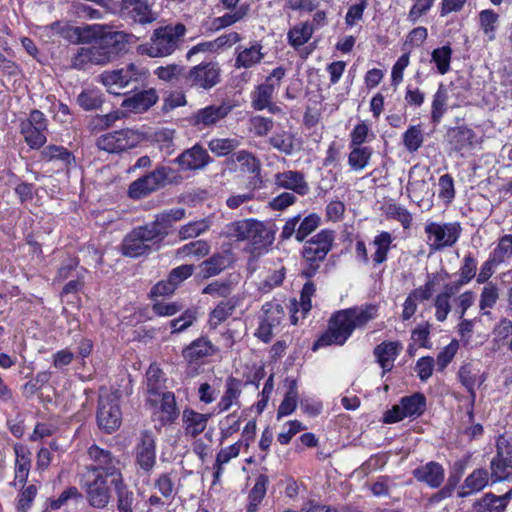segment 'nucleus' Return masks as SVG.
<instances>
[{
  "instance_id": "obj_1",
  "label": "nucleus",
  "mask_w": 512,
  "mask_h": 512,
  "mask_svg": "<svg viewBox=\"0 0 512 512\" xmlns=\"http://www.w3.org/2000/svg\"><path fill=\"white\" fill-rule=\"evenodd\" d=\"M378 308L369 304L344 309L333 314L328 329L313 344V350L330 345H343L353 331L363 328L369 321L377 317Z\"/></svg>"
},
{
  "instance_id": "obj_2",
  "label": "nucleus",
  "mask_w": 512,
  "mask_h": 512,
  "mask_svg": "<svg viewBox=\"0 0 512 512\" xmlns=\"http://www.w3.org/2000/svg\"><path fill=\"white\" fill-rule=\"evenodd\" d=\"M223 235L231 240L247 242L253 252L261 254L274 242V232L262 221L242 219L227 224Z\"/></svg>"
},
{
  "instance_id": "obj_3",
  "label": "nucleus",
  "mask_w": 512,
  "mask_h": 512,
  "mask_svg": "<svg viewBox=\"0 0 512 512\" xmlns=\"http://www.w3.org/2000/svg\"><path fill=\"white\" fill-rule=\"evenodd\" d=\"M185 33L186 27L182 23L159 27L153 31L148 42L137 47V53L152 58L170 56L179 47Z\"/></svg>"
},
{
  "instance_id": "obj_4",
  "label": "nucleus",
  "mask_w": 512,
  "mask_h": 512,
  "mask_svg": "<svg viewBox=\"0 0 512 512\" xmlns=\"http://www.w3.org/2000/svg\"><path fill=\"white\" fill-rule=\"evenodd\" d=\"M477 271V261L471 254H467L463 258V263L459 270L460 279L455 283H447L444 285L434 300L435 318L439 322H444L449 313L452 311L451 299L458 294L460 288L468 284L475 276Z\"/></svg>"
},
{
  "instance_id": "obj_5",
  "label": "nucleus",
  "mask_w": 512,
  "mask_h": 512,
  "mask_svg": "<svg viewBox=\"0 0 512 512\" xmlns=\"http://www.w3.org/2000/svg\"><path fill=\"white\" fill-rule=\"evenodd\" d=\"M161 232L152 222L132 229L123 239L121 251L124 256L136 258L147 255L152 251L154 244L163 241Z\"/></svg>"
},
{
  "instance_id": "obj_6",
  "label": "nucleus",
  "mask_w": 512,
  "mask_h": 512,
  "mask_svg": "<svg viewBox=\"0 0 512 512\" xmlns=\"http://www.w3.org/2000/svg\"><path fill=\"white\" fill-rule=\"evenodd\" d=\"M424 232L427 244L432 251L452 247L459 239L462 228L459 222H436L427 220Z\"/></svg>"
},
{
  "instance_id": "obj_7",
  "label": "nucleus",
  "mask_w": 512,
  "mask_h": 512,
  "mask_svg": "<svg viewBox=\"0 0 512 512\" xmlns=\"http://www.w3.org/2000/svg\"><path fill=\"white\" fill-rule=\"evenodd\" d=\"M176 172L168 166H159L145 176L135 180L129 186L128 194L133 199H140L148 194L172 183Z\"/></svg>"
},
{
  "instance_id": "obj_8",
  "label": "nucleus",
  "mask_w": 512,
  "mask_h": 512,
  "mask_svg": "<svg viewBox=\"0 0 512 512\" xmlns=\"http://www.w3.org/2000/svg\"><path fill=\"white\" fill-rule=\"evenodd\" d=\"M119 400L120 394L118 391L101 390L98 401L97 423L107 433L115 431L121 425L122 413Z\"/></svg>"
},
{
  "instance_id": "obj_9",
  "label": "nucleus",
  "mask_w": 512,
  "mask_h": 512,
  "mask_svg": "<svg viewBox=\"0 0 512 512\" xmlns=\"http://www.w3.org/2000/svg\"><path fill=\"white\" fill-rule=\"evenodd\" d=\"M87 455L91 462L86 467L88 475L103 473L104 477L111 480L123 477L121 462L111 451L94 444L88 448Z\"/></svg>"
},
{
  "instance_id": "obj_10",
  "label": "nucleus",
  "mask_w": 512,
  "mask_h": 512,
  "mask_svg": "<svg viewBox=\"0 0 512 512\" xmlns=\"http://www.w3.org/2000/svg\"><path fill=\"white\" fill-rule=\"evenodd\" d=\"M146 78V71L135 64H129L121 69L104 71L99 76V81L106 87L110 94L119 95L120 91L133 82Z\"/></svg>"
},
{
  "instance_id": "obj_11",
  "label": "nucleus",
  "mask_w": 512,
  "mask_h": 512,
  "mask_svg": "<svg viewBox=\"0 0 512 512\" xmlns=\"http://www.w3.org/2000/svg\"><path fill=\"white\" fill-rule=\"evenodd\" d=\"M82 489L85 492L87 503L95 509H104L111 500V489L108 485V477L103 473L86 475L82 479Z\"/></svg>"
},
{
  "instance_id": "obj_12",
  "label": "nucleus",
  "mask_w": 512,
  "mask_h": 512,
  "mask_svg": "<svg viewBox=\"0 0 512 512\" xmlns=\"http://www.w3.org/2000/svg\"><path fill=\"white\" fill-rule=\"evenodd\" d=\"M221 80V69L217 62H202L189 69L185 75L187 86L210 90Z\"/></svg>"
},
{
  "instance_id": "obj_13",
  "label": "nucleus",
  "mask_w": 512,
  "mask_h": 512,
  "mask_svg": "<svg viewBox=\"0 0 512 512\" xmlns=\"http://www.w3.org/2000/svg\"><path fill=\"white\" fill-rule=\"evenodd\" d=\"M426 409V397L422 393H414L403 397L400 403L394 405L384 414L385 423H396L404 418H416L424 413Z\"/></svg>"
},
{
  "instance_id": "obj_14",
  "label": "nucleus",
  "mask_w": 512,
  "mask_h": 512,
  "mask_svg": "<svg viewBox=\"0 0 512 512\" xmlns=\"http://www.w3.org/2000/svg\"><path fill=\"white\" fill-rule=\"evenodd\" d=\"M47 119L39 110L31 111L29 117L20 124V133L31 149H40L46 143Z\"/></svg>"
},
{
  "instance_id": "obj_15",
  "label": "nucleus",
  "mask_w": 512,
  "mask_h": 512,
  "mask_svg": "<svg viewBox=\"0 0 512 512\" xmlns=\"http://www.w3.org/2000/svg\"><path fill=\"white\" fill-rule=\"evenodd\" d=\"M85 31L88 39L100 40L103 46L113 51L114 55L116 51L121 50L125 44L134 43L136 40V37L131 33L113 31L100 24L88 26Z\"/></svg>"
},
{
  "instance_id": "obj_16",
  "label": "nucleus",
  "mask_w": 512,
  "mask_h": 512,
  "mask_svg": "<svg viewBox=\"0 0 512 512\" xmlns=\"http://www.w3.org/2000/svg\"><path fill=\"white\" fill-rule=\"evenodd\" d=\"M120 13L123 19L140 25L151 24L158 18L149 0H122Z\"/></svg>"
},
{
  "instance_id": "obj_17",
  "label": "nucleus",
  "mask_w": 512,
  "mask_h": 512,
  "mask_svg": "<svg viewBox=\"0 0 512 512\" xmlns=\"http://www.w3.org/2000/svg\"><path fill=\"white\" fill-rule=\"evenodd\" d=\"M285 76V69L277 67L267 76L264 83L258 85L251 93V106L258 111L265 110L268 103L272 101L276 87H279Z\"/></svg>"
},
{
  "instance_id": "obj_18",
  "label": "nucleus",
  "mask_w": 512,
  "mask_h": 512,
  "mask_svg": "<svg viewBox=\"0 0 512 512\" xmlns=\"http://www.w3.org/2000/svg\"><path fill=\"white\" fill-rule=\"evenodd\" d=\"M139 134L130 129L107 133L97 139L99 149L109 153H119L136 146Z\"/></svg>"
},
{
  "instance_id": "obj_19",
  "label": "nucleus",
  "mask_w": 512,
  "mask_h": 512,
  "mask_svg": "<svg viewBox=\"0 0 512 512\" xmlns=\"http://www.w3.org/2000/svg\"><path fill=\"white\" fill-rule=\"evenodd\" d=\"M136 464L144 472L149 473L156 465V437L150 430L141 432L135 447Z\"/></svg>"
},
{
  "instance_id": "obj_20",
  "label": "nucleus",
  "mask_w": 512,
  "mask_h": 512,
  "mask_svg": "<svg viewBox=\"0 0 512 512\" xmlns=\"http://www.w3.org/2000/svg\"><path fill=\"white\" fill-rule=\"evenodd\" d=\"M334 233L331 230H321L303 247V256L309 262H318L325 259L332 248Z\"/></svg>"
},
{
  "instance_id": "obj_21",
  "label": "nucleus",
  "mask_w": 512,
  "mask_h": 512,
  "mask_svg": "<svg viewBox=\"0 0 512 512\" xmlns=\"http://www.w3.org/2000/svg\"><path fill=\"white\" fill-rule=\"evenodd\" d=\"M211 160L207 150L200 144H195L179 154L173 162L183 171H198L203 170Z\"/></svg>"
},
{
  "instance_id": "obj_22",
  "label": "nucleus",
  "mask_w": 512,
  "mask_h": 512,
  "mask_svg": "<svg viewBox=\"0 0 512 512\" xmlns=\"http://www.w3.org/2000/svg\"><path fill=\"white\" fill-rule=\"evenodd\" d=\"M233 109L229 102L212 104L196 111L191 121L196 126L210 127L223 120Z\"/></svg>"
},
{
  "instance_id": "obj_23",
  "label": "nucleus",
  "mask_w": 512,
  "mask_h": 512,
  "mask_svg": "<svg viewBox=\"0 0 512 512\" xmlns=\"http://www.w3.org/2000/svg\"><path fill=\"white\" fill-rule=\"evenodd\" d=\"M193 272L194 266L191 264H183L172 269L166 280L159 281L152 288V294L155 296L172 294L182 282L193 274Z\"/></svg>"
},
{
  "instance_id": "obj_24",
  "label": "nucleus",
  "mask_w": 512,
  "mask_h": 512,
  "mask_svg": "<svg viewBox=\"0 0 512 512\" xmlns=\"http://www.w3.org/2000/svg\"><path fill=\"white\" fill-rule=\"evenodd\" d=\"M274 184L281 189L291 190L294 194L305 196L310 191V186L305 175L296 170H287L274 175Z\"/></svg>"
},
{
  "instance_id": "obj_25",
  "label": "nucleus",
  "mask_w": 512,
  "mask_h": 512,
  "mask_svg": "<svg viewBox=\"0 0 512 512\" xmlns=\"http://www.w3.org/2000/svg\"><path fill=\"white\" fill-rule=\"evenodd\" d=\"M158 94L155 89L143 90L125 98L121 107L130 113H143L156 104Z\"/></svg>"
},
{
  "instance_id": "obj_26",
  "label": "nucleus",
  "mask_w": 512,
  "mask_h": 512,
  "mask_svg": "<svg viewBox=\"0 0 512 512\" xmlns=\"http://www.w3.org/2000/svg\"><path fill=\"white\" fill-rule=\"evenodd\" d=\"M402 349L403 346L399 341H384L374 348L373 354L382 368L383 374L392 370Z\"/></svg>"
},
{
  "instance_id": "obj_27",
  "label": "nucleus",
  "mask_w": 512,
  "mask_h": 512,
  "mask_svg": "<svg viewBox=\"0 0 512 512\" xmlns=\"http://www.w3.org/2000/svg\"><path fill=\"white\" fill-rule=\"evenodd\" d=\"M228 165L234 170H238L243 174L259 175L261 171L260 160L247 150H239L234 152L228 159Z\"/></svg>"
},
{
  "instance_id": "obj_28",
  "label": "nucleus",
  "mask_w": 512,
  "mask_h": 512,
  "mask_svg": "<svg viewBox=\"0 0 512 512\" xmlns=\"http://www.w3.org/2000/svg\"><path fill=\"white\" fill-rule=\"evenodd\" d=\"M243 383L240 379L229 376L225 382V390L216 405L217 412L223 413L233 406L240 407L239 398L242 393Z\"/></svg>"
},
{
  "instance_id": "obj_29",
  "label": "nucleus",
  "mask_w": 512,
  "mask_h": 512,
  "mask_svg": "<svg viewBox=\"0 0 512 512\" xmlns=\"http://www.w3.org/2000/svg\"><path fill=\"white\" fill-rule=\"evenodd\" d=\"M413 476L431 488H438L444 481L445 471L441 464L431 461L414 469Z\"/></svg>"
},
{
  "instance_id": "obj_30",
  "label": "nucleus",
  "mask_w": 512,
  "mask_h": 512,
  "mask_svg": "<svg viewBox=\"0 0 512 512\" xmlns=\"http://www.w3.org/2000/svg\"><path fill=\"white\" fill-rule=\"evenodd\" d=\"M316 291L315 285L312 282H306L300 293V301L293 299L290 301L289 310L291 312V323L296 325L299 320L298 313L301 317L305 318L312 308L311 298Z\"/></svg>"
},
{
  "instance_id": "obj_31",
  "label": "nucleus",
  "mask_w": 512,
  "mask_h": 512,
  "mask_svg": "<svg viewBox=\"0 0 512 512\" xmlns=\"http://www.w3.org/2000/svg\"><path fill=\"white\" fill-rule=\"evenodd\" d=\"M489 473L484 468L475 469L470 473L459 487L457 496L459 498H465L474 493L483 490L489 483Z\"/></svg>"
},
{
  "instance_id": "obj_32",
  "label": "nucleus",
  "mask_w": 512,
  "mask_h": 512,
  "mask_svg": "<svg viewBox=\"0 0 512 512\" xmlns=\"http://www.w3.org/2000/svg\"><path fill=\"white\" fill-rule=\"evenodd\" d=\"M210 414L196 412L186 408L182 412L183 429L186 436L196 437L201 434L207 426Z\"/></svg>"
},
{
  "instance_id": "obj_33",
  "label": "nucleus",
  "mask_w": 512,
  "mask_h": 512,
  "mask_svg": "<svg viewBox=\"0 0 512 512\" xmlns=\"http://www.w3.org/2000/svg\"><path fill=\"white\" fill-rule=\"evenodd\" d=\"M458 378L461 384L467 389L471 403L476 399V386H481L486 380V376L471 364H465L458 371Z\"/></svg>"
},
{
  "instance_id": "obj_34",
  "label": "nucleus",
  "mask_w": 512,
  "mask_h": 512,
  "mask_svg": "<svg viewBox=\"0 0 512 512\" xmlns=\"http://www.w3.org/2000/svg\"><path fill=\"white\" fill-rule=\"evenodd\" d=\"M262 48V45L258 42H254L250 47H238L235 58V67L238 69H248L259 64L265 55L262 52Z\"/></svg>"
},
{
  "instance_id": "obj_35",
  "label": "nucleus",
  "mask_w": 512,
  "mask_h": 512,
  "mask_svg": "<svg viewBox=\"0 0 512 512\" xmlns=\"http://www.w3.org/2000/svg\"><path fill=\"white\" fill-rule=\"evenodd\" d=\"M218 352L210 340L200 337L183 350V357L190 363L212 356Z\"/></svg>"
},
{
  "instance_id": "obj_36",
  "label": "nucleus",
  "mask_w": 512,
  "mask_h": 512,
  "mask_svg": "<svg viewBox=\"0 0 512 512\" xmlns=\"http://www.w3.org/2000/svg\"><path fill=\"white\" fill-rule=\"evenodd\" d=\"M512 499V489L501 496L486 493L477 503L476 512H504Z\"/></svg>"
},
{
  "instance_id": "obj_37",
  "label": "nucleus",
  "mask_w": 512,
  "mask_h": 512,
  "mask_svg": "<svg viewBox=\"0 0 512 512\" xmlns=\"http://www.w3.org/2000/svg\"><path fill=\"white\" fill-rule=\"evenodd\" d=\"M111 485L116 492L118 512H133L135 501L134 493L124 483L123 477L111 480Z\"/></svg>"
},
{
  "instance_id": "obj_38",
  "label": "nucleus",
  "mask_w": 512,
  "mask_h": 512,
  "mask_svg": "<svg viewBox=\"0 0 512 512\" xmlns=\"http://www.w3.org/2000/svg\"><path fill=\"white\" fill-rule=\"evenodd\" d=\"M348 165L352 171L364 170L370 163L373 149L369 146L349 145Z\"/></svg>"
},
{
  "instance_id": "obj_39",
  "label": "nucleus",
  "mask_w": 512,
  "mask_h": 512,
  "mask_svg": "<svg viewBox=\"0 0 512 512\" xmlns=\"http://www.w3.org/2000/svg\"><path fill=\"white\" fill-rule=\"evenodd\" d=\"M500 297V289L494 282H488L481 290L479 298V312L481 316H490L491 309L496 305Z\"/></svg>"
},
{
  "instance_id": "obj_40",
  "label": "nucleus",
  "mask_w": 512,
  "mask_h": 512,
  "mask_svg": "<svg viewBox=\"0 0 512 512\" xmlns=\"http://www.w3.org/2000/svg\"><path fill=\"white\" fill-rule=\"evenodd\" d=\"M237 299L235 297L223 300L209 314V326L216 329L220 324L226 321L237 307Z\"/></svg>"
},
{
  "instance_id": "obj_41",
  "label": "nucleus",
  "mask_w": 512,
  "mask_h": 512,
  "mask_svg": "<svg viewBox=\"0 0 512 512\" xmlns=\"http://www.w3.org/2000/svg\"><path fill=\"white\" fill-rule=\"evenodd\" d=\"M392 241V235L386 231H382L374 237L372 245L375 251L372 255V261L375 266L380 265L387 260Z\"/></svg>"
},
{
  "instance_id": "obj_42",
  "label": "nucleus",
  "mask_w": 512,
  "mask_h": 512,
  "mask_svg": "<svg viewBox=\"0 0 512 512\" xmlns=\"http://www.w3.org/2000/svg\"><path fill=\"white\" fill-rule=\"evenodd\" d=\"M448 141L455 151H462L472 145L475 138L474 132L464 126L455 127L448 131Z\"/></svg>"
},
{
  "instance_id": "obj_43",
  "label": "nucleus",
  "mask_w": 512,
  "mask_h": 512,
  "mask_svg": "<svg viewBox=\"0 0 512 512\" xmlns=\"http://www.w3.org/2000/svg\"><path fill=\"white\" fill-rule=\"evenodd\" d=\"M185 217V210L183 208L171 209L167 212H163L157 214L155 219L152 221L155 228L161 232V236L165 239L169 230L172 226V223L175 221H179Z\"/></svg>"
},
{
  "instance_id": "obj_44",
  "label": "nucleus",
  "mask_w": 512,
  "mask_h": 512,
  "mask_svg": "<svg viewBox=\"0 0 512 512\" xmlns=\"http://www.w3.org/2000/svg\"><path fill=\"white\" fill-rule=\"evenodd\" d=\"M448 99L449 96L446 86L444 84H440L433 96L431 105V120L433 123H440L443 115L446 113Z\"/></svg>"
},
{
  "instance_id": "obj_45",
  "label": "nucleus",
  "mask_w": 512,
  "mask_h": 512,
  "mask_svg": "<svg viewBox=\"0 0 512 512\" xmlns=\"http://www.w3.org/2000/svg\"><path fill=\"white\" fill-rule=\"evenodd\" d=\"M269 144L285 155L293 154L298 146L294 135L287 131H281L271 136Z\"/></svg>"
},
{
  "instance_id": "obj_46",
  "label": "nucleus",
  "mask_w": 512,
  "mask_h": 512,
  "mask_svg": "<svg viewBox=\"0 0 512 512\" xmlns=\"http://www.w3.org/2000/svg\"><path fill=\"white\" fill-rule=\"evenodd\" d=\"M241 145V140L234 138H213L208 142L209 150L218 157L229 155Z\"/></svg>"
},
{
  "instance_id": "obj_47",
  "label": "nucleus",
  "mask_w": 512,
  "mask_h": 512,
  "mask_svg": "<svg viewBox=\"0 0 512 512\" xmlns=\"http://www.w3.org/2000/svg\"><path fill=\"white\" fill-rule=\"evenodd\" d=\"M499 23V15L492 9H485L479 13V25L489 41L496 38V31Z\"/></svg>"
},
{
  "instance_id": "obj_48",
  "label": "nucleus",
  "mask_w": 512,
  "mask_h": 512,
  "mask_svg": "<svg viewBox=\"0 0 512 512\" xmlns=\"http://www.w3.org/2000/svg\"><path fill=\"white\" fill-rule=\"evenodd\" d=\"M452 49L449 45L435 48L431 53V62L435 64L437 72L445 75L450 71Z\"/></svg>"
},
{
  "instance_id": "obj_49",
  "label": "nucleus",
  "mask_w": 512,
  "mask_h": 512,
  "mask_svg": "<svg viewBox=\"0 0 512 512\" xmlns=\"http://www.w3.org/2000/svg\"><path fill=\"white\" fill-rule=\"evenodd\" d=\"M77 102L86 111L95 110L103 104V94L99 89L87 88L78 95Z\"/></svg>"
},
{
  "instance_id": "obj_50",
  "label": "nucleus",
  "mask_w": 512,
  "mask_h": 512,
  "mask_svg": "<svg viewBox=\"0 0 512 512\" xmlns=\"http://www.w3.org/2000/svg\"><path fill=\"white\" fill-rule=\"evenodd\" d=\"M227 267V258L220 254H214L200 265L201 275L207 279L218 275Z\"/></svg>"
},
{
  "instance_id": "obj_51",
  "label": "nucleus",
  "mask_w": 512,
  "mask_h": 512,
  "mask_svg": "<svg viewBox=\"0 0 512 512\" xmlns=\"http://www.w3.org/2000/svg\"><path fill=\"white\" fill-rule=\"evenodd\" d=\"M312 34L313 28L309 23H300L295 25L288 32V41L291 46L298 48L307 43L312 37Z\"/></svg>"
},
{
  "instance_id": "obj_52",
  "label": "nucleus",
  "mask_w": 512,
  "mask_h": 512,
  "mask_svg": "<svg viewBox=\"0 0 512 512\" xmlns=\"http://www.w3.org/2000/svg\"><path fill=\"white\" fill-rule=\"evenodd\" d=\"M490 470L492 483L512 479V468H510V465L504 461L498 453H496L494 458L491 460Z\"/></svg>"
},
{
  "instance_id": "obj_53",
  "label": "nucleus",
  "mask_w": 512,
  "mask_h": 512,
  "mask_svg": "<svg viewBox=\"0 0 512 512\" xmlns=\"http://www.w3.org/2000/svg\"><path fill=\"white\" fill-rule=\"evenodd\" d=\"M402 138L406 150L410 153H414L423 144V130L420 125H412L403 133Z\"/></svg>"
},
{
  "instance_id": "obj_54",
  "label": "nucleus",
  "mask_w": 512,
  "mask_h": 512,
  "mask_svg": "<svg viewBox=\"0 0 512 512\" xmlns=\"http://www.w3.org/2000/svg\"><path fill=\"white\" fill-rule=\"evenodd\" d=\"M210 226L211 222L207 218L189 222L180 227L178 235L181 240L195 238L209 230Z\"/></svg>"
},
{
  "instance_id": "obj_55",
  "label": "nucleus",
  "mask_w": 512,
  "mask_h": 512,
  "mask_svg": "<svg viewBox=\"0 0 512 512\" xmlns=\"http://www.w3.org/2000/svg\"><path fill=\"white\" fill-rule=\"evenodd\" d=\"M14 452L16 456L15 460V479L19 483H24L28 477L30 459L26 454V450L23 446H15Z\"/></svg>"
},
{
  "instance_id": "obj_56",
  "label": "nucleus",
  "mask_w": 512,
  "mask_h": 512,
  "mask_svg": "<svg viewBox=\"0 0 512 512\" xmlns=\"http://www.w3.org/2000/svg\"><path fill=\"white\" fill-rule=\"evenodd\" d=\"M298 391L295 382H292L288 391L286 392L283 401L278 407L277 418L280 419L284 416L292 414L297 407Z\"/></svg>"
},
{
  "instance_id": "obj_57",
  "label": "nucleus",
  "mask_w": 512,
  "mask_h": 512,
  "mask_svg": "<svg viewBox=\"0 0 512 512\" xmlns=\"http://www.w3.org/2000/svg\"><path fill=\"white\" fill-rule=\"evenodd\" d=\"M349 145H361L374 139V133L371 131L370 125L366 121H360L354 126L350 132Z\"/></svg>"
},
{
  "instance_id": "obj_58",
  "label": "nucleus",
  "mask_w": 512,
  "mask_h": 512,
  "mask_svg": "<svg viewBox=\"0 0 512 512\" xmlns=\"http://www.w3.org/2000/svg\"><path fill=\"white\" fill-rule=\"evenodd\" d=\"M160 410L161 420L165 423H172L178 417L175 396L171 392L163 393Z\"/></svg>"
},
{
  "instance_id": "obj_59",
  "label": "nucleus",
  "mask_w": 512,
  "mask_h": 512,
  "mask_svg": "<svg viewBox=\"0 0 512 512\" xmlns=\"http://www.w3.org/2000/svg\"><path fill=\"white\" fill-rule=\"evenodd\" d=\"M96 43L88 47L92 65H105L114 58V53L111 49L103 46L100 40H95Z\"/></svg>"
},
{
  "instance_id": "obj_60",
  "label": "nucleus",
  "mask_w": 512,
  "mask_h": 512,
  "mask_svg": "<svg viewBox=\"0 0 512 512\" xmlns=\"http://www.w3.org/2000/svg\"><path fill=\"white\" fill-rule=\"evenodd\" d=\"M321 218L316 213L307 215L299 223L297 228L296 240L298 242L304 241L312 232H314L320 225Z\"/></svg>"
},
{
  "instance_id": "obj_61",
  "label": "nucleus",
  "mask_w": 512,
  "mask_h": 512,
  "mask_svg": "<svg viewBox=\"0 0 512 512\" xmlns=\"http://www.w3.org/2000/svg\"><path fill=\"white\" fill-rule=\"evenodd\" d=\"M262 312L264 314L262 320L274 324L275 327L280 325L285 316L282 305L275 300L265 303L262 306Z\"/></svg>"
},
{
  "instance_id": "obj_62",
  "label": "nucleus",
  "mask_w": 512,
  "mask_h": 512,
  "mask_svg": "<svg viewBox=\"0 0 512 512\" xmlns=\"http://www.w3.org/2000/svg\"><path fill=\"white\" fill-rule=\"evenodd\" d=\"M174 478L175 475L172 472L162 473L158 476L154 484L159 493L167 500L173 499L176 494Z\"/></svg>"
},
{
  "instance_id": "obj_63",
  "label": "nucleus",
  "mask_w": 512,
  "mask_h": 512,
  "mask_svg": "<svg viewBox=\"0 0 512 512\" xmlns=\"http://www.w3.org/2000/svg\"><path fill=\"white\" fill-rule=\"evenodd\" d=\"M492 261L503 263L507 258L512 256V235L506 234L498 241L497 246L492 251Z\"/></svg>"
},
{
  "instance_id": "obj_64",
  "label": "nucleus",
  "mask_w": 512,
  "mask_h": 512,
  "mask_svg": "<svg viewBox=\"0 0 512 512\" xmlns=\"http://www.w3.org/2000/svg\"><path fill=\"white\" fill-rule=\"evenodd\" d=\"M475 293L471 290H467L459 295H455L451 302L453 301L454 312L458 315V319H462L465 316V313L469 308H471L475 302Z\"/></svg>"
}]
</instances>
